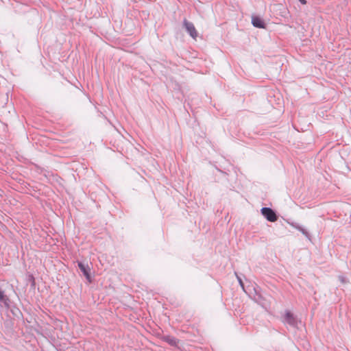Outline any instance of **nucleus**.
Segmentation results:
<instances>
[{"instance_id": "7", "label": "nucleus", "mask_w": 351, "mask_h": 351, "mask_svg": "<svg viewBox=\"0 0 351 351\" xmlns=\"http://www.w3.org/2000/svg\"><path fill=\"white\" fill-rule=\"evenodd\" d=\"M6 298L2 291L0 290V301L5 302Z\"/></svg>"}, {"instance_id": "1", "label": "nucleus", "mask_w": 351, "mask_h": 351, "mask_svg": "<svg viewBox=\"0 0 351 351\" xmlns=\"http://www.w3.org/2000/svg\"><path fill=\"white\" fill-rule=\"evenodd\" d=\"M261 213L269 221L274 222L277 220V216L276 213L270 208H262Z\"/></svg>"}, {"instance_id": "11", "label": "nucleus", "mask_w": 351, "mask_h": 351, "mask_svg": "<svg viewBox=\"0 0 351 351\" xmlns=\"http://www.w3.org/2000/svg\"><path fill=\"white\" fill-rule=\"evenodd\" d=\"M340 280H341V281L342 282H344V279H343V277H340Z\"/></svg>"}, {"instance_id": "6", "label": "nucleus", "mask_w": 351, "mask_h": 351, "mask_svg": "<svg viewBox=\"0 0 351 351\" xmlns=\"http://www.w3.org/2000/svg\"><path fill=\"white\" fill-rule=\"evenodd\" d=\"M165 341H167L169 344L171 346H177L178 341L176 338L170 336H167L165 337Z\"/></svg>"}, {"instance_id": "4", "label": "nucleus", "mask_w": 351, "mask_h": 351, "mask_svg": "<svg viewBox=\"0 0 351 351\" xmlns=\"http://www.w3.org/2000/svg\"><path fill=\"white\" fill-rule=\"evenodd\" d=\"M78 267L80 269L81 271L85 276L88 282H91V278L90 276V268L88 265H84V263L79 262Z\"/></svg>"}, {"instance_id": "10", "label": "nucleus", "mask_w": 351, "mask_h": 351, "mask_svg": "<svg viewBox=\"0 0 351 351\" xmlns=\"http://www.w3.org/2000/svg\"><path fill=\"white\" fill-rule=\"evenodd\" d=\"M299 230H300L303 234H306V232H305V231H304L303 229H302V228H299Z\"/></svg>"}, {"instance_id": "9", "label": "nucleus", "mask_w": 351, "mask_h": 351, "mask_svg": "<svg viewBox=\"0 0 351 351\" xmlns=\"http://www.w3.org/2000/svg\"><path fill=\"white\" fill-rule=\"evenodd\" d=\"M299 230H300L303 234H306V232H305V231H304L303 229H302V228H299Z\"/></svg>"}, {"instance_id": "3", "label": "nucleus", "mask_w": 351, "mask_h": 351, "mask_svg": "<svg viewBox=\"0 0 351 351\" xmlns=\"http://www.w3.org/2000/svg\"><path fill=\"white\" fill-rule=\"evenodd\" d=\"M184 25L187 32L190 34V36L193 38L195 39L197 36V33L193 24L192 23L187 21L186 20H184Z\"/></svg>"}, {"instance_id": "5", "label": "nucleus", "mask_w": 351, "mask_h": 351, "mask_svg": "<svg viewBox=\"0 0 351 351\" xmlns=\"http://www.w3.org/2000/svg\"><path fill=\"white\" fill-rule=\"evenodd\" d=\"M252 23L253 25L256 27H258V28H264L265 27L264 22L263 21V20L261 18H259L258 16H252Z\"/></svg>"}, {"instance_id": "2", "label": "nucleus", "mask_w": 351, "mask_h": 351, "mask_svg": "<svg viewBox=\"0 0 351 351\" xmlns=\"http://www.w3.org/2000/svg\"><path fill=\"white\" fill-rule=\"evenodd\" d=\"M283 322L286 324H289L291 326H296L298 321L296 318L290 311H286L283 317Z\"/></svg>"}, {"instance_id": "8", "label": "nucleus", "mask_w": 351, "mask_h": 351, "mask_svg": "<svg viewBox=\"0 0 351 351\" xmlns=\"http://www.w3.org/2000/svg\"><path fill=\"white\" fill-rule=\"evenodd\" d=\"M237 279L239 280V282L240 285L243 288V282H242L241 279L238 276H237Z\"/></svg>"}]
</instances>
